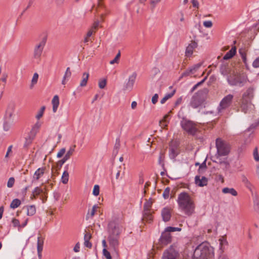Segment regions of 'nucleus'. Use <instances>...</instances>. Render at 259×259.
I'll return each mask as SVG.
<instances>
[{
    "mask_svg": "<svg viewBox=\"0 0 259 259\" xmlns=\"http://www.w3.org/2000/svg\"><path fill=\"white\" fill-rule=\"evenodd\" d=\"M177 203L179 208L185 214L191 215L194 212L195 205L193 198L185 192L178 195Z\"/></svg>",
    "mask_w": 259,
    "mask_h": 259,
    "instance_id": "1",
    "label": "nucleus"
},
{
    "mask_svg": "<svg viewBox=\"0 0 259 259\" xmlns=\"http://www.w3.org/2000/svg\"><path fill=\"white\" fill-rule=\"evenodd\" d=\"M121 228L119 225L115 222H111L108 225V241L111 247L116 250L119 242V235L120 233Z\"/></svg>",
    "mask_w": 259,
    "mask_h": 259,
    "instance_id": "2",
    "label": "nucleus"
},
{
    "mask_svg": "<svg viewBox=\"0 0 259 259\" xmlns=\"http://www.w3.org/2000/svg\"><path fill=\"white\" fill-rule=\"evenodd\" d=\"M255 88L252 87L247 88L242 95L240 107L245 113L254 108L251 101L254 96Z\"/></svg>",
    "mask_w": 259,
    "mask_h": 259,
    "instance_id": "3",
    "label": "nucleus"
},
{
    "mask_svg": "<svg viewBox=\"0 0 259 259\" xmlns=\"http://www.w3.org/2000/svg\"><path fill=\"white\" fill-rule=\"evenodd\" d=\"M213 255V248L204 243L198 246L193 253L194 259H209Z\"/></svg>",
    "mask_w": 259,
    "mask_h": 259,
    "instance_id": "4",
    "label": "nucleus"
},
{
    "mask_svg": "<svg viewBox=\"0 0 259 259\" xmlns=\"http://www.w3.org/2000/svg\"><path fill=\"white\" fill-rule=\"evenodd\" d=\"M215 146L217 149V157L226 156L230 151V145L220 138H217L215 141Z\"/></svg>",
    "mask_w": 259,
    "mask_h": 259,
    "instance_id": "5",
    "label": "nucleus"
},
{
    "mask_svg": "<svg viewBox=\"0 0 259 259\" xmlns=\"http://www.w3.org/2000/svg\"><path fill=\"white\" fill-rule=\"evenodd\" d=\"M228 80L230 84L233 85H240L245 80L243 76L234 71L230 73L228 76Z\"/></svg>",
    "mask_w": 259,
    "mask_h": 259,
    "instance_id": "6",
    "label": "nucleus"
},
{
    "mask_svg": "<svg viewBox=\"0 0 259 259\" xmlns=\"http://www.w3.org/2000/svg\"><path fill=\"white\" fill-rule=\"evenodd\" d=\"M183 129L189 134L194 135L197 131L196 125L191 121L184 120L181 123Z\"/></svg>",
    "mask_w": 259,
    "mask_h": 259,
    "instance_id": "7",
    "label": "nucleus"
},
{
    "mask_svg": "<svg viewBox=\"0 0 259 259\" xmlns=\"http://www.w3.org/2000/svg\"><path fill=\"white\" fill-rule=\"evenodd\" d=\"M46 38L44 37L34 48L33 57L36 59H39L45 46Z\"/></svg>",
    "mask_w": 259,
    "mask_h": 259,
    "instance_id": "8",
    "label": "nucleus"
},
{
    "mask_svg": "<svg viewBox=\"0 0 259 259\" xmlns=\"http://www.w3.org/2000/svg\"><path fill=\"white\" fill-rule=\"evenodd\" d=\"M179 253L172 245L165 250L162 255V259H178Z\"/></svg>",
    "mask_w": 259,
    "mask_h": 259,
    "instance_id": "9",
    "label": "nucleus"
},
{
    "mask_svg": "<svg viewBox=\"0 0 259 259\" xmlns=\"http://www.w3.org/2000/svg\"><path fill=\"white\" fill-rule=\"evenodd\" d=\"M15 107L14 105H9L7 106L4 118L6 122L12 121L15 117Z\"/></svg>",
    "mask_w": 259,
    "mask_h": 259,
    "instance_id": "10",
    "label": "nucleus"
},
{
    "mask_svg": "<svg viewBox=\"0 0 259 259\" xmlns=\"http://www.w3.org/2000/svg\"><path fill=\"white\" fill-rule=\"evenodd\" d=\"M153 203V201L151 199L147 200L144 205V219L147 220H152V215L150 212V209Z\"/></svg>",
    "mask_w": 259,
    "mask_h": 259,
    "instance_id": "11",
    "label": "nucleus"
},
{
    "mask_svg": "<svg viewBox=\"0 0 259 259\" xmlns=\"http://www.w3.org/2000/svg\"><path fill=\"white\" fill-rule=\"evenodd\" d=\"M233 98V96L231 94L225 97L220 103L219 111L228 108L231 105Z\"/></svg>",
    "mask_w": 259,
    "mask_h": 259,
    "instance_id": "12",
    "label": "nucleus"
},
{
    "mask_svg": "<svg viewBox=\"0 0 259 259\" xmlns=\"http://www.w3.org/2000/svg\"><path fill=\"white\" fill-rule=\"evenodd\" d=\"M136 77L137 74L136 73H133L129 76L127 81L125 83L123 86L124 90L131 91L132 90Z\"/></svg>",
    "mask_w": 259,
    "mask_h": 259,
    "instance_id": "13",
    "label": "nucleus"
},
{
    "mask_svg": "<svg viewBox=\"0 0 259 259\" xmlns=\"http://www.w3.org/2000/svg\"><path fill=\"white\" fill-rule=\"evenodd\" d=\"M203 102V99L199 94H196L193 97L191 102V105L193 108L199 106Z\"/></svg>",
    "mask_w": 259,
    "mask_h": 259,
    "instance_id": "14",
    "label": "nucleus"
},
{
    "mask_svg": "<svg viewBox=\"0 0 259 259\" xmlns=\"http://www.w3.org/2000/svg\"><path fill=\"white\" fill-rule=\"evenodd\" d=\"M197 47V43L195 41H191V43L188 45L186 50V56L187 57L191 56L193 53L194 50Z\"/></svg>",
    "mask_w": 259,
    "mask_h": 259,
    "instance_id": "15",
    "label": "nucleus"
},
{
    "mask_svg": "<svg viewBox=\"0 0 259 259\" xmlns=\"http://www.w3.org/2000/svg\"><path fill=\"white\" fill-rule=\"evenodd\" d=\"M41 125V123L39 121H37L32 127L29 132V135H31L32 138H35L37 133L38 132L39 128Z\"/></svg>",
    "mask_w": 259,
    "mask_h": 259,
    "instance_id": "16",
    "label": "nucleus"
},
{
    "mask_svg": "<svg viewBox=\"0 0 259 259\" xmlns=\"http://www.w3.org/2000/svg\"><path fill=\"white\" fill-rule=\"evenodd\" d=\"M171 241V236L169 233L164 232L160 238L161 243L163 245H166L169 243Z\"/></svg>",
    "mask_w": 259,
    "mask_h": 259,
    "instance_id": "17",
    "label": "nucleus"
},
{
    "mask_svg": "<svg viewBox=\"0 0 259 259\" xmlns=\"http://www.w3.org/2000/svg\"><path fill=\"white\" fill-rule=\"evenodd\" d=\"M46 167H42L41 168H38L34 172L33 175V180L34 181L38 180L41 177L44 175L45 172Z\"/></svg>",
    "mask_w": 259,
    "mask_h": 259,
    "instance_id": "18",
    "label": "nucleus"
},
{
    "mask_svg": "<svg viewBox=\"0 0 259 259\" xmlns=\"http://www.w3.org/2000/svg\"><path fill=\"white\" fill-rule=\"evenodd\" d=\"M195 183L200 187H203L207 185V179L203 176H196L195 177Z\"/></svg>",
    "mask_w": 259,
    "mask_h": 259,
    "instance_id": "19",
    "label": "nucleus"
},
{
    "mask_svg": "<svg viewBox=\"0 0 259 259\" xmlns=\"http://www.w3.org/2000/svg\"><path fill=\"white\" fill-rule=\"evenodd\" d=\"M75 147V145H74L72 148H70V149L67 151V153L63 157V158L58 162V163L60 164V166H61L73 154L74 151Z\"/></svg>",
    "mask_w": 259,
    "mask_h": 259,
    "instance_id": "20",
    "label": "nucleus"
},
{
    "mask_svg": "<svg viewBox=\"0 0 259 259\" xmlns=\"http://www.w3.org/2000/svg\"><path fill=\"white\" fill-rule=\"evenodd\" d=\"M163 220L164 222L168 221L171 217L170 210L167 208H164L161 212Z\"/></svg>",
    "mask_w": 259,
    "mask_h": 259,
    "instance_id": "21",
    "label": "nucleus"
},
{
    "mask_svg": "<svg viewBox=\"0 0 259 259\" xmlns=\"http://www.w3.org/2000/svg\"><path fill=\"white\" fill-rule=\"evenodd\" d=\"M53 105V111L54 113L56 112L58 107L59 105V97L57 95H55L52 101Z\"/></svg>",
    "mask_w": 259,
    "mask_h": 259,
    "instance_id": "22",
    "label": "nucleus"
},
{
    "mask_svg": "<svg viewBox=\"0 0 259 259\" xmlns=\"http://www.w3.org/2000/svg\"><path fill=\"white\" fill-rule=\"evenodd\" d=\"M236 48L235 47H233L226 55L224 56V60H229L232 58L236 54Z\"/></svg>",
    "mask_w": 259,
    "mask_h": 259,
    "instance_id": "23",
    "label": "nucleus"
},
{
    "mask_svg": "<svg viewBox=\"0 0 259 259\" xmlns=\"http://www.w3.org/2000/svg\"><path fill=\"white\" fill-rule=\"evenodd\" d=\"M99 22H95L93 25L92 26L91 29L88 32L87 35L88 37H90L93 33H95L97 29V28L99 26Z\"/></svg>",
    "mask_w": 259,
    "mask_h": 259,
    "instance_id": "24",
    "label": "nucleus"
},
{
    "mask_svg": "<svg viewBox=\"0 0 259 259\" xmlns=\"http://www.w3.org/2000/svg\"><path fill=\"white\" fill-rule=\"evenodd\" d=\"M89 77V73L87 72H84L82 74V80L80 83V86L81 87H85L88 82V80Z\"/></svg>",
    "mask_w": 259,
    "mask_h": 259,
    "instance_id": "25",
    "label": "nucleus"
},
{
    "mask_svg": "<svg viewBox=\"0 0 259 259\" xmlns=\"http://www.w3.org/2000/svg\"><path fill=\"white\" fill-rule=\"evenodd\" d=\"M42 192V190L39 187H36L33 191L32 193L30 196L31 200H33L36 197L39 195Z\"/></svg>",
    "mask_w": 259,
    "mask_h": 259,
    "instance_id": "26",
    "label": "nucleus"
},
{
    "mask_svg": "<svg viewBox=\"0 0 259 259\" xmlns=\"http://www.w3.org/2000/svg\"><path fill=\"white\" fill-rule=\"evenodd\" d=\"M44 241L40 238H38L37 240V251L38 256L41 257V252L42 250Z\"/></svg>",
    "mask_w": 259,
    "mask_h": 259,
    "instance_id": "27",
    "label": "nucleus"
},
{
    "mask_svg": "<svg viewBox=\"0 0 259 259\" xmlns=\"http://www.w3.org/2000/svg\"><path fill=\"white\" fill-rule=\"evenodd\" d=\"M38 79V74L37 73H35L33 74L32 78L31 81V83L30 84V88L31 89H33L34 85L37 83Z\"/></svg>",
    "mask_w": 259,
    "mask_h": 259,
    "instance_id": "28",
    "label": "nucleus"
},
{
    "mask_svg": "<svg viewBox=\"0 0 259 259\" xmlns=\"http://www.w3.org/2000/svg\"><path fill=\"white\" fill-rule=\"evenodd\" d=\"M201 65V63H199L196 65H195L188 70V73L194 74L196 73Z\"/></svg>",
    "mask_w": 259,
    "mask_h": 259,
    "instance_id": "29",
    "label": "nucleus"
},
{
    "mask_svg": "<svg viewBox=\"0 0 259 259\" xmlns=\"http://www.w3.org/2000/svg\"><path fill=\"white\" fill-rule=\"evenodd\" d=\"M222 191L224 193H230L234 196L237 195V191L233 188H225Z\"/></svg>",
    "mask_w": 259,
    "mask_h": 259,
    "instance_id": "30",
    "label": "nucleus"
},
{
    "mask_svg": "<svg viewBox=\"0 0 259 259\" xmlns=\"http://www.w3.org/2000/svg\"><path fill=\"white\" fill-rule=\"evenodd\" d=\"M91 238V235L90 234H86L84 235V245L88 248H91L92 243L89 241Z\"/></svg>",
    "mask_w": 259,
    "mask_h": 259,
    "instance_id": "31",
    "label": "nucleus"
},
{
    "mask_svg": "<svg viewBox=\"0 0 259 259\" xmlns=\"http://www.w3.org/2000/svg\"><path fill=\"white\" fill-rule=\"evenodd\" d=\"M176 91L173 90L171 93L166 95L160 101L161 104H164L168 99L171 98L175 94Z\"/></svg>",
    "mask_w": 259,
    "mask_h": 259,
    "instance_id": "32",
    "label": "nucleus"
},
{
    "mask_svg": "<svg viewBox=\"0 0 259 259\" xmlns=\"http://www.w3.org/2000/svg\"><path fill=\"white\" fill-rule=\"evenodd\" d=\"M20 204V200L18 199H15L12 201L10 204V207L11 208L14 209L19 206Z\"/></svg>",
    "mask_w": 259,
    "mask_h": 259,
    "instance_id": "33",
    "label": "nucleus"
},
{
    "mask_svg": "<svg viewBox=\"0 0 259 259\" xmlns=\"http://www.w3.org/2000/svg\"><path fill=\"white\" fill-rule=\"evenodd\" d=\"M68 179L69 173L67 171H65L62 176L61 181L63 184H66L68 183Z\"/></svg>",
    "mask_w": 259,
    "mask_h": 259,
    "instance_id": "34",
    "label": "nucleus"
},
{
    "mask_svg": "<svg viewBox=\"0 0 259 259\" xmlns=\"http://www.w3.org/2000/svg\"><path fill=\"white\" fill-rule=\"evenodd\" d=\"M45 106H42L39 111L37 112V114H36L35 118L39 120L40 118H41L44 115L45 110Z\"/></svg>",
    "mask_w": 259,
    "mask_h": 259,
    "instance_id": "35",
    "label": "nucleus"
},
{
    "mask_svg": "<svg viewBox=\"0 0 259 259\" xmlns=\"http://www.w3.org/2000/svg\"><path fill=\"white\" fill-rule=\"evenodd\" d=\"M36 212L35 207L34 205L29 206L27 209V215L31 216L35 214Z\"/></svg>",
    "mask_w": 259,
    "mask_h": 259,
    "instance_id": "36",
    "label": "nucleus"
},
{
    "mask_svg": "<svg viewBox=\"0 0 259 259\" xmlns=\"http://www.w3.org/2000/svg\"><path fill=\"white\" fill-rule=\"evenodd\" d=\"M106 84H107V80L105 78L101 79L99 81V83H98L99 87L101 89H104L106 87Z\"/></svg>",
    "mask_w": 259,
    "mask_h": 259,
    "instance_id": "37",
    "label": "nucleus"
},
{
    "mask_svg": "<svg viewBox=\"0 0 259 259\" xmlns=\"http://www.w3.org/2000/svg\"><path fill=\"white\" fill-rule=\"evenodd\" d=\"M181 230V228H177V227H168L166 228L165 231L166 233H169L171 232L175 231H180Z\"/></svg>",
    "mask_w": 259,
    "mask_h": 259,
    "instance_id": "38",
    "label": "nucleus"
},
{
    "mask_svg": "<svg viewBox=\"0 0 259 259\" xmlns=\"http://www.w3.org/2000/svg\"><path fill=\"white\" fill-rule=\"evenodd\" d=\"M34 139V138H32V137L31 136V135H29L25 139V142L24 144V146L25 147H28L29 145H30L31 144V143Z\"/></svg>",
    "mask_w": 259,
    "mask_h": 259,
    "instance_id": "39",
    "label": "nucleus"
},
{
    "mask_svg": "<svg viewBox=\"0 0 259 259\" xmlns=\"http://www.w3.org/2000/svg\"><path fill=\"white\" fill-rule=\"evenodd\" d=\"M170 188L169 187L166 188L162 194V196L164 199H167L168 198L169 195H170Z\"/></svg>",
    "mask_w": 259,
    "mask_h": 259,
    "instance_id": "40",
    "label": "nucleus"
},
{
    "mask_svg": "<svg viewBox=\"0 0 259 259\" xmlns=\"http://www.w3.org/2000/svg\"><path fill=\"white\" fill-rule=\"evenodd\" d=\"M168 115L167 114L165 115L163 119L160 121V125L162 128H165L167 126V124L166 123V119L167 118Z\"/></svg>",
    "mask_w": 259,
    "mask_h": 259,
    "instance_id": "41",
    "label": "nucleus"
},
{
    "mask_svg": "<svg viewBox=\"0 0 259 259\" xmlns=\"http://www.w3.org/2000/svg\"><path fill=\"white\" fill-rule=\"evenodd\" d=\"M15 179L13 177L10 178L7 182V187L8 188H12L15 183Z\"/></svg>",
    "mask_w": 259,
    "mask_h": 259,
    "instance_id": "42",
    "label": "nucleus"
},
{
    "mask_svg": "<svg viewBox=\"0 0 259 259\" xmlns=\"http://www.w3.org/2000/svg\"><path fill=\"white\" fill-rule=\"evenodd\" d=\"M100 192V187L98 185H96L94 186L93 191V194L95 196H98Z\"/></svg>",
    "mask_w": 259,
    "mask_h": 259,
    "instance_id": "43",
    "label": "nucleus"
},
{
    "mask_svg": "<svg viewBox=\"0 0 259 259\" xmlns=\"http://www.w3.org/2000/svg\"><path fill=\"white\" fill-rule=\"evenodd\" d=\"M120 52H119L116 55V56L115 57V58L110 62V64L112 65V64H114V63H118V60H119V58H120Z\"/></svg>",
    "mask_w": 259,
    "mask_h": 259,
    "instance_id": "44",
    "label": "nucleus"
},
{
    "mask_svg": "<svg viewBox=\"0 0 259 259\" xmlns=\"http://www.w3.org/2000/svg\"><path fill=\"white\" fill-rule=\"evenodd\" d=\"M103 253L106 259H112L110 252L106 249V248L103 249Z\"/></svg>",
    "mask_w": 259,
    "mask_h": 259,
    "instance_id": "45",
    "label": "nucleus"
},
{
    "mask_svg": "<svg viewBox=\"0 0 259 259\" xmlns=\"http://www.w3.org/2000/svg\"><path fill=\"white\" fill-rule=\"evenodd\" d=\"M98 208L99 207L96 205L93 206L91 212H90V214L91 217H93L95 215Z\"/></svg>",
    "mask_w": 259,
    "mask_h": 259,
    "instance_id": "46",
    "label": "nucleus"
},
{
    "mask_svg": "<svg viewBox=\"0 0 259 259\" xmlns=\"http://www.w3.org/2000/svg\"><path fill=\"white\" fill-rule=\"evenodd\" d=\"M253 156L255 160L257 161H259V155L257 152V148H255L253 151Z\"/></svg>",
    "mask_w": 259,
    "mask_h": 259,
    "instance_id": "47",
    "label": "nucleus"
},
{
    "mask_svg": "<svg viewBox=\"0 0 259 259\" xmlns=\"http://www.w3.org/2000/svg\"><path fill=\"white\" fill-rule=\"evenodd\" d=\"M203 25L207 28H210L212 26V23L210 21H206L203 22Z\"/></svg>",
    "mask_w": 259,
    "mask_h": 259,
    "instance_id": "48",
    "label": "nucleus"
},
{
    "mask_svg": "<svg viewBox=\"0 0 259 259\" xmlns=\"http://www.w3.org/2000/svg\"><path fill=\"white\" fill-rule=\"evenodd\" d=\"M239 53L240 54L242 58L246 56V51L244 49H239Z\"/></svg>",
    "mask_w": 259,
    "mask_h": 259,
    "instance_id": "49",
    "label": "nucleus"
},
{
    "mask_svg": "<svg viewBox=\"0 0 259 259\" xmlns=\"http://www.w3.org/2000/svg\"><path fill=\"white\" fill-rule=\"evenodd\" d=\"M71 72L70 70V68L68 67L66 70L64 78H66V77H68L71 76Z\"/></svg>",
    "mask_w": 259,
    "mask_h": 259,
    "instance_id": "50",
    "label": "nucleus"
},
{
    "mask_svg": "<svg viewBox=\"0 0 259 259\" xmlns=\"http://www.w3.org/2000/svg\"><path fill=\"white\" fill-rule=\"evenodd\" d=\"M58 169H57V168L52 167V175L53 177H56V176H57L58 175L59 173L58 172Z\"/></svg>",
    "mask_w": 259,
    "mask_h": 259,
    "instance_id": "51",
    "label": "nucleus"
},
{
    "mask_svg": "<svg viewBox=\"0 0 259 259\" xmlns=\"http://www.w3.org/2000/svg\"><path fill=\"white\" fill-rule=\"evenodd\" d=\"M219 163L220 164H223L225 165L226 167L229 165V163L227 160H221V159H219Z\"/></svg>",
    "mask_w": 259,
    "mask_h": 259,
    "instance_id": "52",
    "label": "nucleus"
},
{
    "mask_svg": "<svg viewBox=\"0 0 259 259\" xmlns=\"http://www.w3.org/2000/svg\"><path fill=\"white\" fill-rule=\"evenodd\" d=\"M158 98V95L157 94H155L152 98V102L153 104H155L157 102V100Z\"/></svg>",
    "mask_w": 259,
    "mask_h": 259,
    "instance_id": "53",
    "label": "nucleus"
},
{
    "mask_svg": "<svg viewBox=\"0 0 259 259\" xmlns=\"http://www.w3.org/2000/svg\"><path fill=\"white\" fill-rule=\"evenodd\" d=\"M242 181L244 184H245L247 186L250 185L249 181L245 176H242Z\"/></svg>",
    "mask_w": 259,
    "mask_h": 259,
    "instance_id": "54",
    "label": "nucleus"
},
{
    "mask_svg": "<svg viewBox=\"0 0 259 259\" xmlns=\"http://www.w3.org/2000/svg\"><path fill=\"white\" fill-rule=\"evenodd\" d=\"M65 153V149L62 148L58 153L57 156L58 157H61Z\"/></svg>",
    "mask_w": 259,
    "mask_h": 259,
    "instance_id": "55",
    "label": "nucleus"
},
{
    "mask_svg": "<svg viewBox=\"0 0 259 259\" xmlns=\"http://www.w3.org/2000/svg\"><path fill=\"white\" fill-rule=\"evenodd\" d=\"M253 66L255 68L259 67V57L253 62Z\"/></svg>",
    "mask_w": 259,
    "mask_h": 259,
    "instance_id": "56",
    "label": "nucleus"
},
{
    "mask_svg": "<svg viewBox=\"0 0 259 259\" xmlns=\"http://www.w3.org/2000/svg\"><path fill=\"white\" fill-rule=\"evenodd\" d=\"M79 248H80V244H79V243L78 242L75 244V246L74 247L73 250L75 252H78L79 251Z\"/></svg>",
    "mask_w": 259,
    "mask_h": 259,
    "instance_id": "57",
    "label": "nucleus"
},
{
    "mask_svg": "<svg viewBox=\"0 0 259 259\" xmlns=\"http://www.w3.org/2000/svg\"><path fill=\"white\" fill-rule=\"evenodd\" d=\"M12 223H13L14 226H15V227L20 226V225H19V221L18 220L16 219H13Z\"/></svg>",
    "mask_w": 259,
    "mask_h": 259,
    "instance_id": "58",
    "label": "nucleus"
},
{
    "mask_svg": "<svg viewBox=\"0 0 259 259\" xmlns=\"http://www.w3.org/2000/svg\"><path fill=\"white\" fill-rule=\"evenodd\" d=\"M161 0H150V3L152 7L154 8L156 4L159 3Z\"/></svg>",
    "mask_w": 259,
    "mask_h": 259,
    "instance_id": "59",
    "label": "nucleus"
},
{
    "mask_svg": "<svg viewBox=\"0 0 259 259\" xmlns=\"http://www.w3.org/2000/svg\"><path fill=\"white\" fill-rule=\"evenodd\" d=\"M207 78V76H205L204 77V78L200 82H198V83H197L193 88V91H194L198 86H199V85L201 84L205 80V79Z\"/></svg>",
    "mask_w": 259,
    "mask_h": 259,
    "instance_id": "60",
    "label": "nucleus"
},
{
    "mask_svg": "<svg viewBox=\"0 0 259 259\" xmlns=\"http://www.w3.org/2000/svg\"><path fill=\"white\" fill-rule=\"evenodd\" d=\"M192 4L193 7H197L198 8L199 7V4L198 2L195 0H192Z\"/></svg>",
    "mask_w": 259,
    "mask_h": 259,
    "instance_id": "61",
    "label": "nucleus"
},
{
    "mask_svg": "<svg viewBox=\"0 0 259 259\" xmlns=\"http://www.w3.org/2000/svg\"><path fill=\"white\" fill-rule=\"evenodd\" d=\"M179 14L180 15V21L183 22L184 21V20H185V19H184V15L183 13L181 12Z\"/></svg>",
    "mask_w": 259,
    "mask_h": 259,
    "instance_id": "62",
    "label": "nucleus"
},
{
    "mask_svg": "<svg viewBox=\"0 0 259 259\" xmlns=\"http://www.w3.org/2000/svg\"><path fill=\"white\" fill-rule=\"evenodd\" d=\"M4 207L3 206H1L0 207V219H1L2 217H3V212H4Z\"/></svg>",
    "mask_w": 259,
    "mask_h": 259,
    "instance_id": "63",
    "label": "nucleus"
},
{
    "mask_svg": "<svg viewBox=\"0 0 259 259\" xmlns=\"http://www.w3.org/2000/svg\"><path fill=\"white\" fill-rule=\"evenodd\" d=\"M137 102L136 101H133L132 103V105H131L132 108L133 109H135L137 107Z\"/></svg>",
    "mask_w": 259,
    "mask_h": 259,
    "instance_id": "64",
    "label": "nucleus"
}]
</instances>
